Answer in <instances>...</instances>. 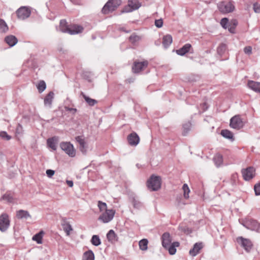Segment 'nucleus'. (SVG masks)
<instances>
[{
  "label": "nucleus",
  "instance_id": "nucleus-53",
  "mask_svg": "<svg viewBox=\"0 0 260 260\" xmlns=\"http://www.w3.org/2000/svg\"><path fill=\"white\" fill-rule=\"evenodd\" d=\"M229 24H231L232 26H235V27H236V26L238 24V21L236 19H233L231 21V23Z\"/></svg>",
  "mask_w": 260,
  "mask_h": 260
},
{
  "label": "nucleus",
  "instance_id": "nucleus-28",
  "mask_svg": "<svg viewBox=\"0 0 260 260\" xmlns=\"http://www.w3.org/2000/svg\"><path fill=\"white\" fill-rule=\"evenodd\" d=\"M82 260H94V254L93 251L89 250L85 252L82 257Z\"/></svg>",
  "mask_w": 260,
  "mask_h": 260
},
{
  "label": "nucleus",
  "instance_id": "nucleus-56",
  "mask_svg": "<svg viewBox=\"0 0 260 260\" xmlns=\"http://www.w3.org/2000/svg\"><path fill=\"white\" fill-rule=\"evenodd\" d=\"M70 110L71 111H76V109H73V108H71L70 109Z\"/></svg>",
  "mask_w": 260,
  "mask_h": 260
},
{
  "label": "nucleus",
  "instance_id": "nucleus-20",
  "mask_svg": "<svg viewBox=\"0 0 260 260\" xmlns=\"http://www.w3.org/2000/svg\"><path fill=\"white\" fill-rule=\"evenodd\" d=\"M202 248L203 245L202 243H196L194 244L193 248L189 250V254L192 256H195L200 252V250Z\"/></svg>",
  "mask_w": 260,
  "mask_h": 260
},
{
  "label": "nucleus",
  "instance_id": "nucleus-40",
  "mask_svg": "<svg viewBox=\"0 0 260 260\" xmlns=\"http://www.w3.org/2000/svg\"><path fill=\"white\" fill-rule=\"evenodd\" d=\"M46 88V85L45 82L44 81H40L37 86V88H38L39 92H40V93L42 92L43 91L45 90Z\"/></svg>",
  "mask_w": 260,
  "mask_h": 260
},
{
  "label": "nucleus",
  "instance_id": "nucleus-51",
  "mask_svg": "<svg viewBox=\"0 0 260 260\" xmlns=\"http://www.w3.org/2000/svg\"><path fill=\"white\" fill-rule=\"evenodd\" d=\"M55 171L52 170H47L46 171V174L49 178H51L54 174Z\"/></svg>",
  "mask_w": 260,
  "mask_h": 260
},
{
  "label": "nucleus",
  "instance_id": "nucleus-8",
  "mask_svg": "<svg viewBox=\"0 0 260 260\" xmlns=\"http://www.w3.org/2000/svg\"><path fill=\"white\" fill-rule=\"evenodd\" d=\"M115 214V210L113 209H106L99 217V220L103 223H108L111 221Z\"/></svg>",
  "mask_w": 260,
  "mask_h": 260
},
{
  "label": "nucleus",
  "instance_id": "nucleus-13",
  "mask_svg": "<svg viewBox=\"0 0 260 260\" xmlns=\"http://www.w3.org/2000/svg\"><path fill=\"white\" fill-rule=\"evenodd\" d=\"M30 13V10L26 7H21L16 11L18 18L22 20H24L29 17Z\"/></svg>",
  "mask_w": 260,
  "mask_h": 260
},
{
  "label": "nucleus",
  "instance_id": "nucleus-44",
  "mask_svg": "<svg viewBox=\"0 0 260 260\" xmlns=\"http://www.w3.org/2000/svg\"><path fill=\"white\" fill-rule=\"evenodd\" d=\"M98 207L101 211L106 210L107 209V204L105 203L102 202V201L98 202Z\"/></svg>",
  "mask_w": 260,
  "mask_h": 260
},
{
  "label": "nucleus",
  "instance_id": "nucleus-17",
  "mask_svg": "<svg viewBox=\"0 0 260 260\" xmlns=\"http://www.w3.org/2000/svg\"><path fill=\"white\" fill-rule=\"evenodd\" d=\"M127 141L130 145L136 146L139 143L140 138L136 133L133 132L127 136Z\"/></svg>",
  "mask_w": 260,
  "mask_h": 260
},
{
  "label": "nucleus",
  "instance_id": "nucleus-42",
  "mask_svg": "<svg viewBox=\"0 0 260 260\" xmlns=\"http://www.w3.org/2000/svg\"><path fill=\"white\" fill-rule=\"evenodd\" d=\"M226 49V47L225 44H220L217 48V53L221 55H222Z\"/></svg>",
  "mask_w": 260,
  "mask_h": 260
},
{
  "label": "nucleus",
  "instance_id": "nucleus-50",
  "mask_svg": "<svg viewBox=\"0 0 260 260\" xmlns=\"http://www.w3.org/2000/svg\"><path fill=\"white\" fill-rule=\"evenodd\" d=\"M155 25L158 28L162 27L163 25L162 20L161 19L156 20L155 21Z\"/></svg>",
  "mask_w": 260,
  "mask_h": 260
},
{
  "label": "nucleus",
  "instance_id": "nucleus-31",
  "mask_svg": "<svg viewBox=\"0 0 260 260\" xmlns=\"http://www.w3.org/2000/svg\"><path fill=\"white\" fill-rule=\"evenodd\" d=\"M43 234L44 232L43 231L40 232L32 237V240L36 241L38 244H42Z\"/></svg>",
  "mask_w": 260,
  "mask_h": 260
},
{
  "label": "nucleus",
  "instance_id": "nucleus-21",
  "mask_svg": "<svg viewBox=\"0 0 260 260\" xmlns=\"http://www.w3.org/2000/svg\"><path fill=\"white\" fill-rule=\"evenodd\" d=\"M247 85L254 91L260 93V82L249 80L248 81Z\"/></svg>",
  "mask_w": 260,
  "mask_h": 260
},
{
  "label": "nucleus",
  "instance_id": "nucleus-15",
  "mask_svg": "<svg viewBox=\"0 0 260 260\" xmlns=\"http://www.w3.org/2000/svg\"><path fill=\"white\" fill-rule=\"evenodd\" d=\"M148 62L147 60L141 62L135 61L132 67L133 71L135 73H139L144 69L146 68L148 66Z\"/></svg>",
  "mask_w": 260,
  "mask_h": 260
},
{
  "label": "nucleus",
  "instance_id": "nucleus-5",
  "mask_svg": "<svg viewBox=\"0 0 260 260\" xmlns=\"http://www.w3.org/2000/svg\"><path fill=\"white\" fill-rule=\"evenodd\" d=\"M219 11L225 14L232 12L235 10V6L233 2L223 1L219 3L217 5Z\"/></svg>",
  "mask_w": 260,
  "mask_h": 260
},
{
  "label": "nucleus",
  "instance_id": "nucleus-6",
  "mask_svg": "<svg viewBox=\"0 0 260 260\" xmlns=\"http://www.w3.org/2000/svg\"><path fill=\"white\" fill-rule=\"evenodd\" d=\"M60 148L70 157H74L76 155V151L73 145L68 142H62L60 143Z\"/></svg>",
  "mask_w": 260,
  "mask_h": 260
},
{
  "label": "nucleus",
  "instance_id": "nucleus-46",
  "mask_svg": "<svg viewBox=\"0 0 260 260\" xmlns=\"http://www.w3.org/2000/svg\"><path fill=\"white\" fill-rule=\"evenodd\" d=\"M228 22L229 19L227 18H223L220 21V24L224 28H226L228 27Z\"/></svg>",
  "mask_w": 260,
  "mask_h": 260
},
{
  "label": "nucleus",
  "instance_id": "nucleus-2",
  "mask_svg": "<svg viewBox=\"0 0 260 260\" xmlns=\"http://www.w3.org/2000/svg\"><path fill=\"white\" fill-rule=\"evenodd\" d=\"M66 23V21L64 20H61L60 21V26L63 32H68L71 35H75L82 32L84 30L83 27L81 25L74 24H71L63 29L62 27L65 25Z\"/></svg>",
  "mask_w": 260,
  "mask_h": 260
},
{
  "label": "nucleus",
  "instance_id": "nucleus-41",
  "mask_svg": "<svg viewBox=\"0 0 260 260\" xmlns=\"http://www.w3.org/2000/svg\"><path fill=\"white\" fill-rule=\"evenodd\" d=\"M191 124L190 122L186 123L183 125V135L185 136L187 133L190 130Z\"/></svg>",
  "mask_w": 260,
  "mask_h": 260
},
{
  "label": "nucleus",
  "instance_id": "nucleus-36",
  "mask_svg": "<svg viewBox=\"0 0 260 260\" xmlns=\"http://www.w3.org/2000/svg\"><path fill=\"white\" fill-rule=\"evenodd\" d=\"M8 30V26L6 22L2 19H0V32H6Z\"/></svg>",
  "mask_w": 260,
  "mask_h": 260
},
{
  "label": "nucleus",
  "instance_id": "nucleus-49",
  "mask_svg": "<svg viewBox=\"0 0 260 260\" xmlns=\"http://www.w3.org/2000/svg\"><path fill=\"white\" fill-rule=\"evenodd\" d=\"M253 10L256 13H260V5L257 3L253 4Z\"/></svg>",
  "mask_w": 260,
  "mask_h": 260
},
{
  "label": "nucleus",
  "instance_id": "nucleus-38",
  "mask_svg": "<svg viewBox=\"0 0 260 260\" xmlns=\"http://www.w3.org/2000/svg\"><path fill=\"white\" fill-rule=\"evenodd\" d=\"M182 189L183 191L184 198L186 199H188L189 197V193L190 192V189H189L187 184L186 183L184 184L182 186Z\"/></svg>",
  "mask_w": 260,
  "mask_h": 260
},
{
  "label": "nucleus",
  "instance_id": "nucleus-27",
  "mask_svg": "<svg viewBox=\"0 0 260 260\" xmlns=\"http://www.w3.org/2000/svg\"><path fill=\"white\" fill-rule=\"evenodd\" d=\"M16 216L19 219L22 218H27L28 217H30V215L29 214L28 212L23 210H20L17 211Z\"/></svg>",
  "mask_w": 260,
  "mask_h": 260
},
{
  "label": "nucleus",
  "instance_id": "nucleus-45",
  "mask_svg": "<svg viewBox=\"0 0 260 260\" xmlns=\"http://www.w3.org/2000/svg\"><path fill=\"white\" fill-rule=\"evenodd\" d=\"M238 175L237 173H234L231 176V183L233 185H235L238 181Z\"/></svg>",
  "mask_w": 260,
  "mask_h": 260
},
{
  "label": "nucleus",
  "instance_id": "nucleus-10",
  "mask_svg": "<svg viewBox=\"0 0 260 260\" xmlns=\"http://www.w3.org/2000/svg\"><path fill=\"white\" fill-rule=\"evenodd\" d=\"M236 241L237 243L247 252L250 251L252 248V243L248 239L244 238L242 237H239L237 238Z\"/></svg>",
  "mask_w": 260,
  "mask_h": 260
},
{
  "label": "nucleus",
  "instance_id": "nucleus-4",
  "mask_svg": "<svg viewBox=\"0 0 260 260\" xmlns=\"http://www.w3.org/2000/svg\"><path fill=\"white\" fill-rule=\"evenodd\" d=\"M121 4V0H109L103 8L102 11L105 14L115 11Z\"/></svg>",
  "mask_w": 260,
  "mask_h": 260
},
{
  "label": "nucleus",
  "instance_id": "nucleus-3",
  "mask_svg": "<svg viewBox=\"0 0 260 260\" xmlns=\"http://www.w3.org/2000/svg\"><path fill=\"white\" fill-rule=\"evenodd\" d=\"M147 186L151 191H157L161 187V178L152 175L147 181Z\"/></svg>",
  "mask_w": 260,
  "mask_h": 260
},
{
  "label": "nucleus",
  "instance_id": "nucleus-30",
  "mask_svg": "<svg viewBox=\"0 0 260 260\" xmlns=\"http://www.w3.org/2000/svg\"><path fill=\"white\" fill-rule=\"evenodd\" d=\"M131 202L133 204V207L137 209H140L143 207V203L135 197L131 199Z\"/></svg>",
  "mask_w": 260,
  "mask_h": 260
},
{
  "label": "nucleus",
  "instance_id": "nucleus-1",
  "mask_svg": "<svg viewBox=\"0 0 260 260\" xmlns=\"http://www.w3.org/2000/svg\"><path fill=\"white\" fill-rule=\"evenodd\" d=\"M162 246L166 249H168L170 254L173 255L176 252V247L179 246V243L178 242H174L171 243L172 239L170 234L166 232L164 233L161 237Z\"/></svg>",
  "mask_w": 260,
  "mask_h": 260
},
{
  "label": "nucleus",
  "instance_id": "nucleus-34",
  "mask_svg": "<svg viewBox=\"0 0 260 260\" xmlns=\"http://www.w3.org/2000/svg\"><path fill=\"white\" fill-rule=\"evenodd\" d=\"M221 135L224 138L229 139H233V133L228 130V129H223L221 132Z\"/></svg>",
  "mask_w": 260,
  "mask_h": 260
},
{
  "label": "nucleus",
  "instance_id": "nucleus-57",
  "mask_svg": "<svg viewBox=\"0 0 260 260\" xmlns=\"http://www.w3.org/2000/svg\"><path fill=\"white\" fill-rule=\"evenodd\" d=\"M204 105L206 106V103H204Z\"/></svg>",
  "mask_w": 260,
  "mask_h": 260
},
{
  "label": "nucleus",
  "instance_id": "nucleus-37",
  "mask_svg": "<svg viewBox=\"0 0 260 260\" xmlns=\"http://www.w3.org/2000/svg\"><path fill=\"white\" fill-rule=\"evenodd\" d=\"M141 40V37L135 34L132 35L129 37V40L132 44L135 45Z\"/></svg>",
  "mask_w": 260,
  "mask_h": 260
},
{
  "label": "nucleus",
  "instance_id": "nucleus-16",
  "mask_svg": "<svg viewBox=\"0 0 260 260\" xmlns=\"http://www.w3.org/2000/svg\"><path fill=\"white\" fill-rule=\"evenodd\" d=\"M75 140L79 145L80 150L83 153L86 154L87 150V144L83 136H77Z\"/></svg>",
  "mask_w": 260,
  "mask_h": 260
},
{
  "label": "nucleus",
  "instance_id": "nucleus-25",
  "mask_svg": "<svg viewBox=\"0 0 260 260\" xmlns=\"http://www.w3.org/2000/svg\"><path fill=\"white\" fill-rule=\"evenodd\" d=\"M213 161L216 167H220L223 163V156L219 153L216 154L213 157Z\"/></svg>",
  "mask_w": 260,
  "mask_h": 260
},
{
  "label": "nucleus",
  "instance_id": "nucleus-22",
  "mask_svg": "<svg viewBox=\"0 0 260 260\" xmlns=\"http://www.w3.org/2000/svg\"><path fill=\"white\" fill-rule=\"evenodd\" d=\"M107 238L111 243H115L118 240V237L113 230H110L107 234Z\"/></svg>",
  "mask_w": 260,
  "mask_h": 260
},
{
  "label": "nucleus",
  "instance_id": "nucleus-24",
  "mask_svg": "<svg viewBox=\"0 0 260 260\" xmlns=\"http://www.w3.org/2000/svg\"><path fill=\"white\" fill-rule=\"evenodd\" d=\"M57 141V138L56 137H54L51 138H49L47 141V145L52 150H56Z\"/></svg>",
  "mask_w": 260,
  "mask_h": 260
},
{
  "label": "nucleus",
  "instance_id": "nucleus-14",
  "mask_svg": "<svg viewBox=\"0 0 260 260\" xmlns=\"http://www.w3.org/2000/svg\"><path fill=\"white\" fill-rule=\"evenodd\" d=\"M243 122L239 115L233 117L230 120V126L231 127L239 129L243 127Z\"/></svg>",
  "mask_w": 260,
  "mask_h": 260
},
{
  "label": "nucleus",
  "instance_id": "nucleus-33",
  "mask_svg": "<svg viewBox=\"0 0 260 260\" xmlns=\"http://www.w3.org/2000/svg\"><path fill=\"white\" fill-rule=\"evenodd\" d=\"M148 241L146 239L140 240L139 243L140 249L143 251L146 250L148 248Z\"/></svg>",
  "mask_w": 260,
  "mask_h": 260
},
{
  "label": "nucleus",
  "instance_id": "nucleus-43",
  "mask_svg": "<svg viewBox=\"0 0 260 260\" xmlns=\"http://www.w3.org/2000/svg\"><path fill=\"white\" fill-rule=\"evenodd\" d=\"M0 137L4 139H5L6 140H9L11 139V137L8 135L7 132L5 131H2L0 132Z\"/></svg>",
  "mask_w": 260,
  "mask_h": 260
},
{
  "label": "nucleus",
  "instance_id": "nucleus-19",
  "mask_svg": "<svg viewBox=\"0 0 260 260\" xmlns=\"http://www.w3.org/2000/svg\"><path fill=\"white\" fill-rule=\"evenodd\" d=\"M54 93L53 91H50L45 97L44 103L46 107H51L52 103L54 99Z\"/></svg>",
  "mask_w": 260,
  "mask_h": 260
},
{
  "label": "nucleus",
  "instance_id": "nucleus-39",
  "mask_svg": "<svg viewBox=\"0 0 260 260\" xmlns=\"http://www.w3.org/2000/svg\"><path fill=\"white\" fill-rule=\"evenodd\" d=\"M62 227L63 230L66 233L67 235H69L70 234L71 231L73 230L72 226L68 222H65L63 224H62Z\"/></svg>",
  "mask_w": 260,
  "mask_h": 260
},
{
  "label": "nucleus",
  "instance_id": "nucleus-35",
  "mask_svg": "<svg viewBox=\"0 0 260 260\" xmlns=\"http://www.w3.org/2000/svg\"><path fill=\"white\" fill-rule=\"evenodd\" d=\"M90 241L92 244L95 246H99L101 244L100 237L98 235L92 236Z\"/></svg>",
  "mask_w": 260,
  "mask_h": 260
},
{
  "label": "nucleus",
  "instance_id": "nucleus-55",
  "mask_svg": "<svg viewBox=\"0 0 260 260\" xmlns=\"http://www.w3.org/2000/svg\"><path fill=\"white\" fill-rule=\"evenodd\" d=\"M122 30L127 33H128L131 31V30H125V29H124L123 28H122Z\"/></svg>",
  "mask_w": 260,
  "mask_h": 260
},
{
  "label": "nucleus",
  "instance_id": "nucleus-11",
  "mask_svg": "<svg viewBox=\"0 0 260 260\" xmlns=\"http://www.w3.org/2000/svg\"><path fill=\"white\" fill-rule=\"evenodd\" d=\"M141 4L138 0H128V5L125 6L122 10V13H128L138 9Z\"/></svg>",
  "mask_w": 260,
  "mask_h": 260
},
{
  "label": "nucleus",
  "instance_id": "nucleus-23",
  "mask_svg": "<svg viewBox=\"0 0 260 260\" xmlns=\"http://www.w3.org/2000/svg\"><path fill=\"white\" fill-rule=\"evenodd\" d=\"M5 40L10 47L14 46L18 42L17 39L13 35L6 37Z\"/></svg>",
  "mask_w": 260,
  "mask_h": 260
},
{
  "label": "nucleus",
  "instance_id": "nucleus-52",
  "mask_svg": "<svg viewBox=\"0 0 260 260\" xmlns=\"http://www.w3.org/2000/svg\"><path fill=\"white\" fill-rule=\"evenodd\" d=\"M229 30L231 33H235V26H232L231 24L229 25Z\"/></svg>",
  "mask_w": 260,
  "mask_h": 260
},
{
  "label": "nucleus",
  "instance_id": "nucleus-47",
  "mask_svg": "<svg viewBox=\"0 0 260 260\" xmlns=\"http://www.w3.org/2000/svg\"><path fill=\"white\" fill-rule=\"evenodd\" d=\"M254 189L255 193L256 196L260 195V183H257L254 185Z\"/></svg>",
  "mask_w": 260,
  "mask_h": 260
},
{
  "label": "nucleus",
  "instance_id": "nucleus-32",
  "mask_svg": "<svg viewBox=\"0 0 260 260\" xmlns=\"http://www.w3.org/2000/svg\"><path fill=\"white\" fill-rule=\"evenodd\" d=\"M82 95L86 101V102L90 106H93L95 104L98 103V101L94 99H92L90 98L89 97L86 96L85 95L83 92L82 93Z\"/></svg>",
  "mask_w": 260,
  "mask_h": 260
},
{
  "label": "nucleus",
  "instance_id": "nucleus-29",
  "mask_svg": "<svg viewBox=\"0 0 260 260\" xmlns=\"http://www.w3.org/2000/svg\"><path fill=\"white\" fill-rule=\"evenodd\" d=\"M13 194L10 192H6L1 198V200H4L8 203H11L13 201Z\"/></svg>",
  "mask_w": 260,
  "mask_h": 260
},
{
  "label": "nucleus",
  "instance_id": "nucleus-18",
  "mask_svg": "<svg viewBox=\"0 0 260 260\" xmlns=\"http://www.w3.org/2000/svg\"><path fill=\"white\" fill-rule=\"evenodd\" d=\"M192 49L191 45L187 43L183 46L181 48L176 50V53L181 56L184 55L186 53L190 52V50Z\"/></svg>",
  "mask_w": 260,
  "mask_h": 260
},
{
  "label": "nucleus",
  "instance_id": "nucleus-48",
  "mask_svg": "<svg viewBox=\"0 0 260 260\" xmlns=\"http://www.w3.org/2000/svg\"><path fill=\"white\" fill-rule=\"evenodd\" d=\"M244 52L246 54L250 55L252 54V47L250 46H246L244 48Z\"/></svg>",
  "mask_w": 260,
  "mask_h": 260
},
{
  "label": "nucleus",
  "instance_id": "nucleus-7",
  "mask_svg": "<svg viewBox=\"0 0 260 260\" xmlns=\"http://www.w3.org/2000/svg\"><path fill=\"white\" fill-rule=\"evenodd\" d=\"M10 225L9 215L5 213L0 215V231L5 232L8 230Z\"/></svg>",
  "mask_w": 260,
  "mask_h": 260
},
{
  "label": "nucleus",
  "instance_id": "nucleus-26",
  "mask_svg": "<svg viewBox=\"0 0 260 260\" xmlns=\"http://www.w3.org/2000/svg\"><path fill=\"white\" fill-rule=\"evenodd\" d=\"M172 43V37L170 35L165 36L162 39V45L165 48L168 47Z\"/></svg>",
  "mask_w": 260,
  "mask_h": 260
},
{
  "label": "nucleus",
  "instance_id": "nucleus-9",
  "mask_svg": "<svg viewBox=\"0 0 260 260\" xmlns=\"http://www.w3.org/2000/svg\"><path fill=\"white\" fill-rule=\"evenodd\" d=\"M242 224L246 229L258 231L260 229V224L255 220L252 219H247L243 221Z\"/></svg>",
  "mask_w": 260,
  "mask_h": 260
},
{
  "label": "nucleus",
  "instance_id": "nucleus-54",
  "mask_svg": "<svg viewBox=\"0 0 260 260\" xmlns=\"http://www.w3.org/2000/svg\"><path fill=\"white\" fill-rule=\"evenodd\" d=\"M67 183L70 187L73 186V182L71 180H67Z\"/></svg>",
  "mask_w": 260,
  "mask_h": 260
},
{
  "label": "nucleus",
  "instance_id": "nucleus-12",
  "mask_svg": "<svg viewBox=\"0 0 260 260\" xmlns=\"http://www.w3.org/2000/svg\"><path fill=\"white\" fill-rule=\"evenodd\" d=\"M241 173L243 179L246 181H249L254 177L255 169L252 167H249L246 169H242Z\"/></svg>",
  "mask_w": 260,
  "mask_h": 260
}]
</instances>
